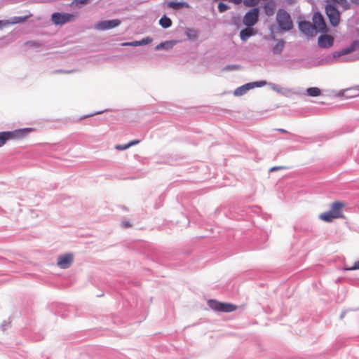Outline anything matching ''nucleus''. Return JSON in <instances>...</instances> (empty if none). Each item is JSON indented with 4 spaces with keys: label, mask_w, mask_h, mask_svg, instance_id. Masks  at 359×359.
Returning <instances> with one entry per match:
<instances>
[{
    "label": "nucleus",
    "mask_w": 359,
    "mask_h": 359,
    "mask_svg": "<svg viewBox=\"0 0 359 359\" xmlns=\"http://www.w3.org/2000/svg\"><path fill=\"white\" fill-rule=\"evenodd\" d=\"M32 130V128H25L12 131L0 132V147H3L10 140H18L25 137Z\"/></svg>",
    "instance_id": "f257e3e1"
},
{
    "label": "nucleus",
    "mask_w": 359,
    "mask_h": 359,
    "mask_svg": "<svg viewBox=\"0 0 359 359\" xmlns=\"http://www.w3.org/2000/svg\"><path fill=\"white\" fill-rule=\"evenodd\" d=\"M276 21L279 29L287 32L292 29L293 25L290 14L285 10L280 9L276 15Z\"/></svg>",
    "instance_id": "f03ea898"
},
{
    "label": "nucleus",
    "mask_w": 359,
    "mask_h": 359,
    "mask_svg": "<svg viewBox=\"0 0 359 359\" xmlns=\"http://www.w3.org/2000/svg\"><path fill=\"white\" fill-rule=\"evenodd\" d=\"M325 14L331 26L336 27L340 22V12L334 3H328L325 5Z\"/></svg>",
    "instance_id": "7ed1b4c3"
},
{
    "label": "nucleus",
    "mask_w": 359,
    "mask_h": 359,
    "mask_svg": "<svg viewBox=\"0 0 359 359\" xmlns=\"http://www.w3.org/2000/svg\"><path fill=\"white\" fill-rule=\"evenodd\" d=\"M207 304L212 310L217 312H232L237 308L235 304L227 302H221L216 299H209Z\"/></svg>",
    "instance_id": "20e7f679"
},
{
    "label": "nucleus",
    "mask_w": 359,
    "mask_h": 359,
    "mask_svg": "<svg viewBox=\"0 0 359 359\" xmlns=\"http://www.w3.org/2000/svg\"><path fill=\"white\" fill-rule=\"evenodd\" d=\"M76 15L74 14L63 12H55L50 17L51 21L56 26L63 25L67 22L74 21Z\"/></svg>",
    "instance_id": "39448f33"
},
{
    "label": "nucleus",
    "mask_w": 359,
    "mask_h": 359,
    "mask_svg": "<svg viewBox=\"0 0 359 359\" xmlns=\"http://www.w3.org/2000/svg\"><path fill=\"white\" fill-rule=\"evenodd\" d=\"M313 24L315 29L316 34L319 33H327L329 31V28L325 21V18L320 11H316L313 15Z\"/></svg>",
    "instance_id": "423d86ee"
},
{
    "label": "nucleus",
    "mask_w": 359,
    "mask_h": 359,
    "mask_svg": "<svg viewBox=\"0 0 359 359\" xmlns=\"http://www.w3.org/2000/svg\"><path fill=\"white\" fill-rule=\"evenodd\" d=\"M259 8L255 7L249 10L243 18V23L246 27H253L259 20Z\"/></svg>",
    "instance_id": "0eeeda50"
},
{
    "label": "nucleus",
    "mask_w": 359,
    "mask_h": 359,
    "mask_svg": "<svg viewBox=\"0 0 359 359\" xmlns=\"http://www.w3.org/2000/svg\"><path fill=\"white\" fill-rule=\"evenodd\" d=\"M121 23V21L119 19H112L107 20H101L98 21L95 25V28L99 30H109L113 28H115L119 26Z\"/></svg>",
    "instance_id": "6e6552de"
},
{
    "label": "nucleus",
    "mask_w": 359,
    "mask_h": 359,
    "mask_svg": "<svg viewBox=\"0 0 359 359\" xmlns=\"http://www.w3.org/2000/svg\"><path fill=\"white\" fill-rule=\"evenodd\" d=\"M359 50V39H355L348 47L333 53V58H337Z\"/></svg>",
    "instance_id": "1a4fd4ad"
},
{
    "label": "nucleus",
    "mask_w": 359,
    "mask_h": 359,
    "mask_svg": "<svg viewBox=\"0 0 359 359\" xmlns=\"http://www.w3.org/2000/svg\"><path fill=\"white\" fill-rule=\"evenodd\" d=\"M299 30L308 36H314L316 35L315 29L313 25L307 20H300L298 22Z\"/></svg>",
    "instance_id": "9d476101"
},
{
    "label": "nucleus",
    "mask_w": 359,
    "mask_h": 359,
    "mask_svg": "<svg viewBox=\"0 0 359 359\" xmlns=\"http://www.w3.org/2000/svg\"><path fill=\"white\" fill-rule=\"evenodd\" d=\"M334 36L326 33H322L318 39V45L322 48H329L332 47L334 45Z\"/></svg>",
    "instance_id": "9b49d317"
},
{
    "label": "nucleus",
    "mask_w": 359,
    "mask_h": 359,
    "mask_svg": "<svg viewBox=\"0 0 359 359\" xmlns=\"http://www.w3.org/2000/svg\"><path fill=\"white\" fill-rule=\"evenodd\" d=\"M73 262V255L70 253L62 255L57 258V266L62 269L69 268Z\"/></svg>",
    "instance_id": "f8f14e48"
},
{
    "label": "nucleus",
    "mask_w": 359,
    "mask_h": 359,
    "mask_svg": "<svg viewBox=\"0 0 359 359\" xmlns=\"http://www.w3.org/2000/svg\"><path fill=\"white\" fill-rule=\"evenodd\" d=\"M165 4L168 8H170L174 10H180L183 8H189L190 7L189 4L187 2L183 1H170L167 3L164 2L163 4V6L165 7Z\"/></svg>",
    "instance_id": "ddd939ff"
},
{
    "label": "nucleus",
    "mask_w": 359,
    "mask_h": 359,
    "mask_svg": "<svg viewBox=\"0 0 359 359\" xmlns=\"http://www.w3.org/2000/svg\"><path fill=\"white\" fill-rule=\"evenodd\" d=\"M257 30L252 27H246L240 31V38L242 41H246L250 37L255 36Z\"/></svg>",
    "instance_id": "4468645a"
},
{
    "label": "nucleus",
    "mask_w": 359,
    "mask_h": 359,
    "mask_svg": "<svg viewBox=\"0 0 359 359\" xmlns=\"http://www.w3.org/2000/svg\"><path fill=\"white\" fill-rule=\"evenodd\" d=\"M344 203L341 201H335L331 205L330 211L336 217V218H341L344 217L341 209L344 207Z\"/></svg>",
    "instance_id": "2eb2a0df"
},
{
    "label": "nucleus",
    "mask_w": 359,
    "mask_h": 359,
    "mask_svg": "<svg viewBox=\"0 0 359 359\" xmlns=\"http://www.w3.org/2000/svg\"><path fill=\"white\" fill-rule=\"evenodd\" d=\"M176 44V41H174V40H171V41H165L164 42H161L159 44H158L155 49L156 50H168L171 48H172V47Z\"/></svg>",
    "instance_id": "dca6fc26"
},
{
    "label": "nucleus",
    "mask_w": 359,
    "mask_h": 359,
    "mask_svg": "<svg viewBox=\"0 0 359 359\" xmlns=\"http://www.w3.org/2000/svg\"><path fill=\"white\" fill-rule=\"evenodd\" d=\"M342 95L346 98H352L358 97L359 95V86L346 89L342 93Z\"/></svg>",
    "instance_id": "f3484780"
},
{
    "label": "nucleus",
    "mask_w": 359,
    "mask_h": 359,
    "mask_svg": "<svg viewBox=\"0 0 359 359\" xmlns=\"http://www.w3.org/2000/svg\"><path fill=\"white\" fill-rule=\"evenodd\" d=\"M252 89L250 83H247L240 87H238L233 93L235 96H241L245 95L249 90Z\"/></svg>",
    "instance_id": "a211bd4d"
},
{
    "label": "nucleus",
    "mask_w": 359,
    "mask_h": 359,
    "mask_svg": "<svg viewBox=\"0 0 359 359\" xmlns=\"http://www.w3.org/2000/svg\"><path fill=\"white\" fill-rule=\"evenodd\" d=\"M267 86H269V88L273 90V91L276 92L278 94L280 95H285L287 93L290 92V90L287 88H280L279 86L274 83L268 82Z\"/></svg>",
    "instance_id": "6ab92c4d"
},
{
    "label": "nucleus",
    "mask_w": 359,
    "mask_h": 359,
    "mask_svg": "<svg viewBox=\"0 0 359 359\" xmlns=\"http://www.w3.org/2000/svg\"><path fill=\"white\" fill-rule=\"evenodd\" d=\"M285 42L283 39L278 41L277 43L273 47L272 52L273 55H280L285 48Z\"/></svg>",
    "instance_id": "aec40b11"
},
{
    "label": "nucleus",
    "mask_w": 359,
    "mask_h": 359,
    "mask_svg": "<svg viewBox=\"0 0 359 359\" xmlns=\"http://www.w3.org/2000/svg\"><path fill=\"white\" fill-rule=\"evenodd\" d=\"M160 26L163 29H168L172 26V20L166 15H163L158 21Z\"/></svg>",
    "instance_id": "412c9836"
},
{
    "label": "nucleus",
    "mask_w": 359,
    "mask_h": 359,
    "mask_svg": "<svg viewBox=\"0 0 359 359\" xmlns=\"http://www.w3.org/2000/svg\"><path fill=\"white\" fill-rule=\"evenodd\" d=\"M185 35L189 40L194 41L198 38V31L191 28H187Z\"/></svg>",
    "instance_id": "4be33fe9"
},
{
    "label": "nucleus",
    "mask_w": 359,
    "mask_h": 359,
    "mask_svg": "<svg viewBox=\"0 0 359 359\" xmlns=\"http://www.w3.org/2000/svg\"><path fill=\"white\" fill-rule=\"evenodd\" d=\"M319 218L325 222H330L334 219H337L336 217L333 215V213L330 210L320 214L319 215Z\"/></svg>",
    "instance_id": "5701e85b"
},
{
    "label": "nucleus",
    "mask_w": 359,
    "mask_h": 359,
    "mask_svg": "<svg viewBox=\"0 0 359 359\" xmlns=\"http://www.w3.org/2000/svg\"><path fill=\"white\" fill-rule=\"evenodd\" d=\"M327 1L328 3H334L335 5L337 4L341 6L344 10L350 9V4L347 0H327Z\"/></svg>",
    "instance_id": "b1692460"
},
{
    "label": "nucleus",
    "mask_w": 359,
    "mask_h": 359,
    "mask_svg": "<svg viewBox=\"0 0 359 359\" xmlns=\"http://www.w3.org/2000/svg\"><path fill=\"white\" fill-rule=\"evenodd\" d=\"M321 90L317 87H310L306 89V95L311 97H318L320 95Z\"/></svg>",
    "instance_id": "393cba45"
},
{
    "label": "nucleus",
    "mask_w": 359,
    "mask_h": 359,
    "mask_svg": "<svg viewBox=\"0 0 359 359\" xmlns=\"http://www.w3.org/2000/svg\"><path fill=\"white\" fill-rule=\"evenodd\" d=\"M28 18V15L14 16L11 19L10 24H18L25 22Z\"/></svg>",
    "instance_id": "a878e982"
},
{
    "label": "nucleus",
    "mask_w": 359,
    "mask_h": 359,
    "mask_svg": "<svg viewBox=\"0 0 359 359\" xmlns=\"http://www.w3.org/2000/svg\"><path fill=\"white\" fill-rule=\"evenodd\" d=\"M250 83L252 88H254L255 87L260 88V87H263L264 86H267L268 81L262 80V81H257L250 82Z\"/></svg>",
    "instance_id": "bb28decb"
},
{
    "label": "nucleus",
    "mask_w": 359,
    "mask_h": 359,
    "mask_svg": "<svg viewBox=\"0 0 359 359\" xmlns=\"http://www.w3.org/2000/svg\"><path fill=\"white\" fill-rule=\"evenodd\" d=\"M241 66L239 65H226L223 68V71H235L239 69Z\"/></svg>",
    "instance_id": "cd10ccee"
},
{
    "label": "nucleus",
    "mask_w": 359,
    "mask_h": 359,
    "mask_svg": "<svg viewBox=\"0 0 359 359\" xmlns=\"http://www.w3.org/2000/svg\"><path fill=\"white\" fill-rule=\"evenodd\" d=\"M217 8L219 13H224L229 8V6L225 3L219 2Z\"/></svg>",
    "instance_id": "c85d7f7f"
},
{
    "label": "nucleus",
    "mask_w": 359,
    "mask_h": 359,
    "mask_svg": "<svg viewBox=\"0 0 359 359\" xmlns=\"http://www.w3.org/2000/svg\"><path fill=\"white\" fill-rule=\"evenodd\" d=\"M231 24L236 27H239L241 24V17L239 15L233 16L231 18Z\"/></svg>",
    "instance_id": "c756f323"
},
{
    "label": "nucleus",
    "mask_w": 359,
    "mask_h": 359,
    "mask_svg": "<svg viewBox=\"0 0 359 359\" xmlns=\"http://www.w3.org/2000/svg\"><path fill=\"white\" fill-rule=\"evenodd\" d=\"M107 111V110L97 111H95V112L89 114L83 115V116H81L80 120H82V119H84V118H88V117H91V116H93L95 115L101 114H102V113H104V111Z\"/></svg>",
    "instance_id": "7c9ffc66"
},
{
    "label": "nucleus",
    "mask_w": 359,
    "mask_h": 359,
    "mask_svg": "<svg viewBox=\"0 0 359 359\" xmlns=\"http://www.w3.org/2000/svg\"><path fill=\"white\" fill-rule=\"evenodd\" d=\"M152 41L151 38L150 37H146V38H144L140 41H138V46H144V45H147L149 44V43H151Z\"/></svg>",
    "instance_id": "2f4dec72"
},
{
    "label": "nucleus",
    "mask_w": 359,
    "mask_h": 359,
    "mask_svg": "<svg viewBox=\"0 0 359 359\" xmlns=\"http://www.w3.org/2000/svg\"><path fill=\"white\" fill-rule=\"evenodd\" d=\"M244 4L246 6L251 7L258 4V0H243Z\"/></svg>",
    "instance_id": "473e14b6"
},
{
    "label": "nucleus",
    "mask_w": 359,
    "mask_h": 359,
    "mask_svg": "<svg viewBox=\"0 0 359 359\" xmlns=\"http://www.w3.org/2000/svg\"><path fill=\"white\" fill-rule=\"evenodd\" d=\"M138 41H133L130 42H124L121 44V46H138Z\"/></svg>",
    "instance_id": "72a5a7b5"
},
{
    "label": "nucleus",
    "mask_w": 359,
    "mask_h": 359,
    "mask_svg": "<svg viewBox=\"0 0 359 359\" xmlns=\"http://www.w3.org/2000/svg\"><path fill=\"white\" fill-rule=\"evenodd\" d=\"M26 45L33 46L35 48H38V47L41 46V44L38 41H27Z\"/></svg>",
    "instance_id": "f704fd0d"
},
{
    "label": "nucleus",
    "mask_w": 359,
    "mask_h": 359,
    "mask_svg": "<svg viewBox=\"0 0 359 359\" xmlns=\"http://www.w3.org/2000/svg\"><path fill=\"white\" fill-rule=\"evenodd\" d=\"M115 148L117 149V150H120V151H123V150H126L127 149H128V143L127 144H117L116 145Z\"/></svg>",
    "instance_id": "c9c22d12"
},
{
    "label": "nucleus",
    "mask_w": 359,
    "mask_h": 359,
    "mask_svg": "<svg viewBox=\"0 0 359 359\" xmlns=\"http://www.w3.org/2000/svg\"><path fill=\"white\" fill-rule=\"evenodd\" d=\"M264 8L267 13L273 12V7L269 5V3L265 4Z\"/></svg>",
    "instance_id": "e433bc0d"
},
{
    "label": "nucleus",
    "mask_w": 359,
    "mask_h": 359,
    "mask_svg": "<svg viewBox=\"0 0 359 359\" xmlns=\"http://www.w3.org/2000/svg\"><path fill=\"white\" fill-rule=\"evenodd\" d=\"M72 72H74V70L56 69L53 72L54 74H57V73L70 74Z\"/></svg>",
    "instance_id": "4c0bfd02"
},
{
    "label": "nucleus",
    "mask_w": 359,
    "mask_h": 359,
    "mask_svg": "<svg viewBox=\"0 0 359 359\" xmlns=\"http://www.w3.org/2000/svg\"><path fill=\"white\" fill-rule=\"evenodd\" d=\"M121 226L123 228H129L132 226V224L129 221H122Z\"/></svg>",
    "instance_id": "58836bf2"
},
{
    "label": "nucleus",
    "mask_w": 359,
    "mask_h": 359,
    "mask_svg": "<svg viewBox=\"0 0 359 359\" xmlns=\"http://www.w3.org/2000/svg\"><path fill=\"white\" fill-rule=\"evenodd\" d=\"M358 310H359V308L355 309H349V311H358ZM348 311V310H344V311H343L341 312V313L340 316H339V318H340L341 320H342V319L344 318V316H346V313H347Z\"/></svg>",
    "instance_id": "ea45409f"
},
{
    "label": "nucleus",
    "mask_w": 359,
    "mask_h": 359,
    "mask_svg": "<svg viewBox=\"0 0 359 359\" xmlns=\"http://www.w3.org/2000/svg\"><path fill=\"white\" fill-rule=\"evenodd\" d=\"M140 142V141L139 140H134L130 141L128 143V147H130L132 146L139 144Z\"/></svg>",
    "instance_id": "a19ab883"
},
{
    "label": "nucleus",
    "mask_w": 359,
    "mask_h": 359,
    "mask_svg": "<svg viewBox=\"0 0 359 359\" xmlns=\"http://www.w3.org/2000/svg\"><path fill=\"white\" fill-rule=\"evenodd\" d=\"M359 269V260L355 262L354 264L348 269V270H358Z\"/></svg>",
    "instance_id": "79ce46f5"
},
{
    "label": "nucleus",
    "mask_w": 359,
    "mask_h": 359,
    "mask_svg": "<svg viewBox=\"0 0 359 359\" xmlns=\"http://www.w3.org/2000/svg\"><path fill=\"white\" fill-rule=\"evenodd\" d=\"M283 168H284V167H283V166H273L269 169V172H273V171L281 170Z\"/></svg>",
    "instance_id": "37998d69"
},
{
    "label": "nucleus",
    "mask_w": 359,
    "mask_h": 359,
    "mask_svg": "<svg viewBox=\"0 0 359 359\" xmlns=\"http://www.w3.org/2000/svg\"><path fill=\"white\" fill-rule=\"evenodd\" d=\"M8 24H10L9 21L1 20H0V29Z\"/></svg>",
    "instance_id": "c03bdc74"
},
{
    "label": "nucleus",
    "mask_w": 359,
    "mask_h": 359,
    "mask_svg": "<svg viewBox=\"0 0 359 359\" xmlns=\"http://www.w3.org/2000/svg\"><path fill=\"white\" fill-rule=\"evenodd\" d=\"M89 0H74V2L76 4H87Z\"/></svg>",
    "instance_id": "a18cd8bd"
},
{
    "label": "nucleus",
    "mask_w": 359,
    "mask_h": 359,
    "mask_svg": "<svg viewBox=\"0 0 359 359\" xmlns=\"http://www.w3.org/2000/svg\"><path fill=\"white\" fill-rule=\"evenodd\" d=\"M355 58L353 57H346V59L342 60L343 62H353L355 61Z\"/></svg>",
    "instance_id": "49530a36"
},
{
    "label": "nucleus",
    "mask_w": 359,
    "mask_h": 359,
    "mask_svg": "<svg viewBox=\"0 0 359 359\" xmlns=\"http://www.w3.org/2000/svg\"><path fill=\"white\" fill-rule=\"evenodd\" d=\"M8 324V323H7L6 321L3 322V323L1 325V327L3 330H5L6 329V327H7Z\"/></svg>",
    "instance_id": "de8ad7c7"
},
{
    "label": "nucleus",
    "mask_w": 359,
    "mask_h": 359,
    "mask_svg": "<svg viewBox=\"0 0 359 359\" xmlns=\"http://www.w3.org/2000/svg\"><path fill=\"white\" fill-rule=\"evenodd\" d=\"M276 130L278 132H280L282 133H288V132L286 130L283 129V128H278V129H276Z\"/></svg>",
    "instance_id": "09e8293b"
},
{
    "label": "nucleus",
    "mask_w": 359,
    "mask_h": 359,
    "mask_svg": "<svg viewBox=\"0 0 359 359\" xmlns=\"http://www.w3.org/2000/svg\"><path fill=\"white\" fill-rule=\"evenodd\" d=\"M259 209V208L258 207H257V206L252 208V211L255 212H257Z\"/></svg>",
    "instance_id": "8fccbe9b"
},
{
    "label": "nucleus",
    "mask_w": 359,
    "mask_h": 359,
    "mask_svg": "<svg viewBox=\"0 0 359 359\" xmlns=\"http://www.w3.org/2000/svg\"><path fill=\"white\" fill-rule=\"evenodd\" d=\"M351 2L355 5H359V0H351Z\"/></svg>",
    "instance_id": "3c124183"
},
{
    "label": "nucleus",
    "mask_w": 359,
    "mask_h": 359,
    "mask_svg": "<svg viewBox=\"0 0 359 359\" xmlns=\"http://www.w3.org/2000/svg\"><path fill=\"white\" fill-rule=\"evenodd\" d=\"M287 1L289 4H292L293 3H294L295 0H287Z\"/></svg>",
    "instance_id": "603ef678"
}]
</instances>
